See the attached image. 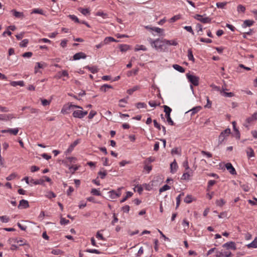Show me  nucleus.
Here are the masks:
<instances>
[{
    "mask_svg": "<svg viewBox=\"0 0 257 257\" xmlns=\"http://www.w3.org/2000/svg\"><path fill=\"white\" fill-rule=\"evenodd\" d=\"M190 177V175L189 174V172H186L184 173L182 176L181 179L182 180H189Z\"/></svg>",
    "mask_w": 257,
    "mask_h": 257,
    "instance_id": "43",
    "label": "nucleus"
},
{
    "mask_svg": "<svg viewBox=\"0 0 257 257\" xmlns=\"http://www.w3.org/2000/svg\"><path fill=\"white\" fill-rule=\"evenodd\" d=\"M133 195V193L132 192L127 191L126 196L120 200V203L124 202L128 198L132 197Z\"/></svg>",
    "mask_w": 257,
    "mask_h": 257,
    "instance_id": "34",
    "label": "nucleus"
},
{
    "mask_svg": "<svg viewBox=\"0 0 257 257\" xmlns=\"http://www.w3.org/2000/svg\"><path fill=\"white\" fill-rule=\"evenodd\" d=\"M222 247L226 248L227 249H233V250H235L236 249L235 243L233 241L227 242L224 243L222 245Z\"/></svg>",
    "mask_w": 257,
    "mask_h": 257,
    "instance_id": "9",
    "label": "nucleus"
},
{
    "mask_svg": "<svg viewBox=\"0 0 257 257\" xmlns=\"http://www.w3.org/2000/svg\"><path fill=\"white\" fill-rule=\"evenodd\" d=\"M167 42H166V46L167 45H173V46H176L178 45V43L176 42L175 41H170V40H167Z\"/></svg>",
    "mask_w": 257,
    "mask_h": 257,
    "instance_id": "55",
    "label": "nucleus"
},
{
    "mask_svg": "<svg viewBox=\"0 0 257 257\" xmlns=\"http://www.w3.org/2000/svg\"><path fill=\"white\" fill-rule=\"evenodd\" d=\"M178 165L175 160L170 164L171 172L174 173L177 170Z\"/></svg>",
    "mask_w": 257,
    "mask_h": 257,
    "instance_id": "16",
    "label": "nucleus"
},
{
    "mask_svg": "<svg viewBox=\"0 0 257 257\" xmlns=\"http://www.w3.org/2000/svg\"><path fill=\"white\" fill-rule=\"evenodd\" d=\"M30 182L34 185L43 184L44 181L43 179L35 180L33 179H31Z\"/></svg>",
    "mask_w": 257,
    "mask_h": 257,
    "instance_id": "29",
    "label": "nucleus"
},
{
    "mask_svg": "<svg viewBox=\"0 0 257 257\" xmlns=\"http://www.w3.org/2000/svg\"><path fill=\"white\" fill-rule=\"evenodd\" d=\"M69 17L72 20L74 21L75 23H80V21L79 20L78 18L75 15H69Z\"/></svg>",
    "mask_w": 257,
    "mask_h": 257,
    "instance_id": "52",
    "label": "nucleus"
},
{
    "mask_svg": "<svg viewBox=\"0 0 257 257\" xmlns=\"http://www.w3.org/2000/svg\"><path fill=\"white\" fill-rule=\"evenodd\" d=\"M248 248H256L257 247V236L254 239V240L249 244L247 245Z\"/></svg>",
    "mask_w": 257,
    "mask_h": 257,
    "instance_id": "28",
    "label": "nucleus"
},
{
    "mask_svg": "<svg viewBox=\"0 0 257 257\" xmlns=\"http://www.w3.org/2000/svg\"><path fill=\"white\" fill-rule=\"evenodd\" d=\"M17 243H19L20 246H22V245L27 244V241L26 240H25L24 239H18Z\"/></svg>",
    "mask_w": 257,
    "mask_h": 257,
    "instance_id": "53",
    "label": "nucleus"
},
{
    "mask_svg": "<svg viewBox=\"0 0 257 257\" xmlns=\"http://www.w3.org/2000/svg\"><path fill=\"white\" fill-rule=\"evenodd\" d=\"M71 108H78L82 109V107L76 105H73L71 104L69 105H65L61 110V113L63 114L68 113V110H69Z\"/></svg>",
    "mask_w": 257,
    "mask_h": 257,
    "instance_id": "7",
    "label": "nucleus"
},
{
    "mask_svg": "<svg viewBox=\"0 0 257 257\" xmlns=\"http://www.w3.org/2000/svg\"><path fill=\"white\" fill-rule=\"evenodd\" d=\"M246 153L248 158L254 157V151L251 147L247 148Z\"/></svg>",
    "mask_w": 257,
    "mask_h": 257,
    "instance_id": "19",
    "label": "nucleus"
},
{
    "mask_svg": "<svg viewBox=\"0 0 257 257\" xmlns=\"http://www.w3.org/2000/svg\"><path fill=\"white\" fill-rule=\"evenodd\" d=\"M123 189V187L118 188L117 190H112L108 192V197L110 199H116L120 196L121 189Z\"/></svg>",
    "mask_w": 257,
    "mask_h": 257,
    "instance_id": "3",
    "label": "nucleus"
},
{
    "mask_svg": "<svg viewBox=\"0 0 257 257\" xmlns=\"http://www.w3.org/2000/svg\"><path fill=\"white\" fill-rule=\"evenodd\" d=\"M29 43V40L28 39H24L20 43V46L21 47H27L28 44Z\"/></svg>",
    "mask_w": 257,
    "mask_h": 257,
    "instance_id": "38",
    "label": "nucleus"
},
{
    "mask_svg": "<svg viewBox=\"0 0 257 257\" xmlns=\"http://www.w3.org/2000/svg\"><path fill=\"white\" fill-rule=\"evenodd\" d=\"M31 14H41L42 15H44V12L42 9H35L32 10V11L31 12Z\"/></svg>",
    "mask_w": 257,
    "mask_h": 257,
    "instance_id": "32",
    "label": "nucleus"
},
{
    "mask_svg": "<svg viewBox=\"0 0 257 257\" xmlns=\"http://www.w3.org/2000/svg\"><path fill=\"white\" fill-rule=\"evenodd\" d=\"M112 86L108 84H104L100 87V90L106 92L108 88H112Z\"/></svg>",
    "mask_w": 257,
    "mask_h": 257,
    "instance_id": "36",
    "label": "nucleus"
},
{
    "mask_svg": "<svg viewBox=\"0 0 257 257\" xmlns=\"http://www.w3.org/2000/svg\"><path fill=\"white\" fill-rule=\"evenodd\" d=\"M136 106L138 108H146L147 107V105L144 102H138L136 104Z\"/></svg>",
    "mask_w": 257,
    "mask_h": 257,
    "instance_id": "49",
    "label": "nucleus"
},
{
    "mask_svg": "<svg viewBox=\"0 0 257 257\" xmlns=\"http://www.w3.org/2000/svg\"><path fill=\"white\" fill-rule=\"evenodd\" d=\"M51 253L55 255H60L62 254V251L59 249H55L52 250Z\"/></svg>",
    "mask_w": 257,
    "mask_h": 257,
    "instance_id": "51",
    "label": "nucleus"
},
{
    "mask_svg": "<svg viewBox=\"0 0 257 257\" xmlns=\"http://www.w3.org/2000/svg\"><path fill=\"white\" fill-rule=\"evenodd\" d=\"M199 40L201 42H204L206 43H211L212 42V40L210 39H205L203 38H200Z\"/></svg>",
    "mask_w": 257,
    "mask_h": 257,
    "instance_id": "62",
    "label": "nucleus"
},
{
    "mask_svg": "<svg viewBox=\"0 0 257 257\" xmlns=\"http://www.w3.org/2000/svg\"><path fill=\"white\" fill-rule=\"evenodd\" d=\"M91 193L92 195H95V196L101 195V193L100 192V191L95 188H93L91 190Z\"/></svg>",
    "mask_w": 257,
    "mask_h": 257,
    "instance_id": "45",
    "label": "nucleus"
},
{
    "mask_svg": "<svg viewBox=\"0 0 257 257\" xmlns=\"http://www.w3.org/2000/svg\"><path fill=\"white\" fill-rule=\"evenodd\" d=\"M10 85L14 87H16L17 85H20L21 86H24V82L23 81H12L10 82Z\"/></svg>",
    "mask_w": 257,
    "mask_h": 257,
    "instance_id": "22",
    "label": "nucleus"
},
{
    "mask_svg": "<svg viewBox=\"0 0 257 257\" xmlns=\"http://www.w3.org/2000/svg\"><path fill=\"white\" fill-rule=\"evenodd\" d=\"M256 120H257V112H254L251 116L247 118L246 120L248 123H251Z\"/></svg>",
    "mask_w": 257,
    "mask_h": 257,
    "instance_id": "21",
    "label": "nucleus"
},
{
    "mask_svg": "<svg viewBox=\"0 0 257 257\" xmlns=\"http://www.w3.org/2000/svg\"><path fill=\"white\" fill-rule=\"evenodd\" d=\"M215 203L217 206L221 207L225 204V201L224 199H220L219 200H217Z\"/></svg>",
    "mask_w": 257,
    "mask_h": 257,
    "instance_id": "39",
    "label": "nucleus"
},
{
    "mask_svg": "<svg viewBox=\"0 0 257 257\" xmlns=\"http://www.w3.org/2000/svg\"><path fill=\"white\" fill-rule=\"evenodd\" d=\"M182 195H184V193H181L176 198V209H177L178 207H179V205H180V201H181V197Z\"/></svg>",
    "mask_w": 257,
    "mask_h": 257,
    "instance_id": "40",
    "label": "nucleus"
},
{
    "mask_svg": "<svg viewBox=\"0 0 257 257\" xmlns=\"http://www.w3.org/2000/svg\"><path fill=\"white\" fill-rule=\"evenodd\" d=\"M69 170L72 172V173L74 174V172L78 169L79 167L77 166H72L69 167Z\"/></svg>",
    "mask_w": 257,
    "mask_h": 257,
    "instance_id": "63",
    "label": "nucleus"
},
{
    "mask_svg": "<svg viewBox=\"0 0 257 257\" xmlns=\"http://www.w3.org/2000/svg\"><path fill=\"white\" fill-rule=\"evenodd\" d=\"M63 76H66L69 77V74L66 70H63L62 72H58L57 74L55 76V78L57 79H60Z\"/></svg>",
    "mask_w": 257,
    "mask_h": 257,
    "instance_id": "15",
    "label": "nucleus"
},
{
    "mask_svg": "<svg viewBox=\"0 0 257 257\" xmlns=\"http://www.w3.org/2000/svg\"><path fill=\"white\" fill-rule=\"evenodd\" d=\"M188 58L189 60L194 62L195 59L193 55L192 51L191 49H189L188 50Z\"/></svg>",
    "mask_w": 257,
    "mask_h": 257,
    "instance_id": "31",
    "label": "nucleus"
},
{
    "mask_svg": "<svg viewBox=\"0 0 257 257\" xmlns=\"http://www.w3.org/2000/svg\"><path fill=\"white\" fill-rule=\"evenodd\" d=\"M196 27V29L198 30L197 33L199 34H200V32H202V31H203L202 26L200 24L198 23V24H197Z\"/></svg>",
    "mask_w": 257,
    "mask_h": 257,
    "instance_id": "60",
    "label": "nucleus"
},
{
    "mask_svg": "<svg viewBox=\"0 0 257 257\" xmlns=\"http://www.w3.org/2000/svg\"><path fill=\"white\" fill-rule=\"evenodd\" d=\"M104 43H105V44H107L111 42H118V41L114 39L113 37H107L104 39Z\"/></svg>",
    "mask_w": 257,
    "mask_h": 257,
    "instance_id": "30",
    "label": "nucleus"
},
{
    "mask_svg": "<svg viewBox=\"0 0 257 257\" xmlns=\"http://www.w3.org/2000/svg\"><path fill=\"white\" fill-rule=\"evenodd\" d=\"M155 158L153 157H150L148 158L144 162V164H148L149 163H151L155 161Z\"/></svg>",
    "mask_w": 257,
    "mask_h": 257,
    "instance_id": "44",
    "label": "nucleus"
},
{
    "mask_svg": "<svg viewBox=\"0 0 257 257\" xmlns=\"http://www.w3.org/2000/svg\"><path fill=\"white\" fill-rule=\"evenodd\" d=\"M232 256V254L231 251L229 250H217L216 251L215 257H231Z\"/></svg>",
    "mask_w": 257,
    "mask_h": 257,
    "instance_id": "5",
    "label": "nucleus"
},
{
    "mask_svg": "<svg viewBox=\"0 0 257 257\" xmlns=\"http://www.w3.org/2000/svg\"><path fill=\"white\" fill-rule=\"evenodd\" d=\"M0 219L3 222H8L10 219L7 216H2L0 217Z\"/></svg>",
    "mask_w": 257,
    "mask_h": 257,
    "instance_id": "61",
    "label": "nucleus"
},
{
    "mask_svg": "<svg viewBox=\"0 0 257 257\" xmlns=\"http://www.w3.org/2000/svg\"><path fill=\"white\" fill-rule=\"evenodd\" d=\"M19 209H26L29 207V202L27 200L22 199L20 201L18 206Z\"/></svg>",
    "mask_w": 257,
    "mask_h": 257,
    "instance_id": "10",
    "label": "nucleus"
},
{
    "mask_svg": "<svg viewBox=\"0 0 257 257\" xmlns=\"http://www.w3.org/2000/svg\"><path fill=\"white\" fill-rule=\"evenodd\" d=\"M19 131V130L18 128H9L8 130H2L1 132L2 133H4V134L9 133L10 134H11L12 135L16 136L18 134Z\"/></svg>",
    "mask_w": 257,
    "mask_h": 257,
    "instance_id": "12",
    "label": "nucleus"
},
{
    "mask_svg": "<svg viewBox=\"0 0 257 257\" xmlns=\"http://www.w3.org/2000/svg\"><path fill=\"white\" fill-rule=\"evenodd\" d=\"M225 167L229 172L232 175L236 174V172L230 163H227L225 164Z\"/></svg>",
    "mask_w": 257,
    "mask_h": 257,
    "instance_id": "13",
    "label": "nucleus"
},
{
    "mask_svg": "<svg viewBox=\"0 0 257 257\" xmlns=\"http://www.w3.org/2000/svg\"><path fill=\"white\" fill-rule=\"evenodd\" d=\"M216 183L215 180H209L208 182L207 190H209L211 187L213 186Z\"/></svg>",
    "mask_w": 257,
    "mask_h": 257,
    "instance_id": "58",
    "label": "nucleus"
},
{
    "mask_svg": "<svg viewBox=\"0 0 257 257\" xmlns=\"http://www.w3.org/2000/svg\"><path fill=\"white\" fill-rule=\"evenodd\" d=\"M173 67L176 70H177L180 72L183 73L185 72V69L183 67H182L178 64H174L173 65Z\"/></svg>",
    "mask_w": 257,
    "mask_h": 257,
    "instance_id": "24",
    "label": "nucleus"
},
{
    "mask_svg": "<svg viewBox=\"0 0 257 257\" xmlns=\"http://www.w3.org/2000/svg\"><path fill=\"white\" fill-rule=\"evenodd\" d=\"M166 42H167L166 39H156L155 44L153 48L159 51H165L167 48Z\"/></svg>",
    "mask_w": 257,
    "mask_h": 257,
    "instance_id": "1",
    "label": "nucleus"
},
{
    "mask_svg": "<svg viewBox=\"0 0 257 257\" xmlns=\"http://www.w3.org/2000/svg\"><path fill=\"white\" fill-rule=\"evenodd\" d=\"M222 95L225 97H231L234 96V94L232 92H221Z\"/></svg>",
    "mask_w": 257,
    "mask_h": 257,
    "instance_id": "46",
    "label": "nucleus"
},
{
    "mask_svg": "<svg viewBox=\"0 0 257 257\" xmlns=\"http://www.w3.org/2000/svg\"><path fill=\"white\" fill-rule=\"evenodd\" d=\"M11 13L13 14V15L17 18L23 19L25 17L24 13L23 12H19L17 11L16 10H12L11 11Z\"/></svg>",
    "mask_w": 257,
    "mask_h": 257,
    "instance_id": "14",
    "label": "nucleus"
},
{
    "mask_svg": "<svg viewBox=\"0 0 257 257\" xmlns=\"http://www.w3.org/2000/svg\"><path fill=\"white\" fill-rule=\"evenodd\" d=\"M98 174L100 176L101 179H103L106 176L107 172L106 170H104L103 172L100 171L98 173Z\"/></svg>",
    "mask_w": 257,
    "mask_h": 257,
    "instance_id": "48",
    "label": "nucleus"
},
{
    "mask_svg": "<svg viewBox=\"0 0 257 257\" xmlns=\"http://www.w3.org/2000/svg\"><path fill=\"white\" fill-rule=\"evenodd\" d=\"M88 112L87 111H83L80 110H75L73 113V117L75 118H82L84 117L86 114H87Z\"/></svg>",
    "mask_w": 257,
    "mask_h": 257,
    "instance_id": "8",
    "label": "nucleus"
},
{
    "mask_svg": "<svg viewBox=\"0 0 257 257\" xmlns=\"http://www.w3.org/2000/svg\"><path fill=\"white\" fill-rule=\"evenodd\" d=\"M86 58V55L82 52H78L74 54L73 56V59L74 60H78L80 59H85Z\"/></svg>",
    "mask_w": 257,
    "mask_h": 257,
    "instance_id": "11",
    "label": "nucleus"
},
{
    "mask_svg": "<svg viewBox=\"0 0 257 257\" xmlns=\"http://www.w3.org/2000/svg\"><path fill=\"white\" fill-rule=\"evenodd\" d=\"M80 140L77 139L75 140L68 148L67 152H71L74 149V147L80 143Z\"/></svg>",
    "mask_w": 257,
    "mask_h": 257,
    "instance_id": "17",
    "label": "nucleus"
},
{
    "mask_svg": "<svg viewBox=\"0 0 257 257\" xmlns=\"http://www.w3.org/2000/svg\"><path fill=\"white\" fill-rule=\"evenodd\" d=\"M170 189V187L168 185H165L162 187L160 188L159 189L160 193H162L164 191H165L167 190H169Z\"/></svg>",
    "mask_w": 257,
    "mask_h": 257,
    "instance_id": "47",
    "label": "nucleus"
},
{
    "mask_svg": "<svg viewBox=\"0 0 257 257\" xmlns=\"http://www.w3.org/2000/svg\"><path fill=\"white\" fill-rule=\"evenodd\" d=\"M78 10L83 15L86 16L90 13V11L88 9H84L82 8H79Z\"/></svg>",
    "mask_w": 257,
    "mask_h": 257,
    "instance_id": "27",
    "label": "nucleus"
},
{
    "mask_svg": "<svg viewBox=\"0 0 257 257\" xmlns=\"http://www.w3.org/2000/svg\"><path fill=\"white\" fill-rule=\"evenodd\" d=\"M85 68L86 69H88L89 71H90L91 73L94 74L97 73L98 71V69L96 66H86L85 67Z\"/></svg>",
    "mask_w": 257,
    "mask_h": 257,
    "instance_id": "20",
    "label": "nucleus"
},
{
    "mask_svg": "<svg viewBox=\"0 0 257 257\" xmlns=\"http://www.w3.org/2000/svg\"><path fill=\"white\" fill-rule=\"evenodd\" d=\"M230 134V130L229 128L225 129L224 131L222 132L218 138V141L219 143H222L224 140L226 139V137H227Z\"/></svg>",
    "mask_w": 257,
    "mask_h": 257,
    "instance_id": "6",
    "label": "nucleus"
},
{
    "mask_svg": "<svg viewBox=\"0 0 257 257\" xmlns=\"http://www.w3.org/2000/svg\"><path fill=\"white\" fill-rule=\"evenodd\" d=\"M60 224L61 225H66V224H68L70 221L69 220H67V219H66L65 218H62L61 217V219H60Z\"/></svg>",
    "mask_w": 257,
    "mask_h": 257,
    "instance_id": "57",
    "label": "nucleus"
},
{
    "mask_svg": "<svg viewBox=\"0 0 257 257\" xmlns=\"http://www.w3.org/2000/svg\"><path fill=\"white\" fill-rule=\"evenodd\" d=\"M201 109V106H196L194 107L191 109H190L188 112L191 111V115H194L195 113H197L198 111H199Z\"/></svg>",
    "mask_w": 257,
    "mask_h": 257,
    "instance_id": "26",
    "label": "nucleus"
},
{
    "mask_svg": "<svg viewBox=\"0 0 257 257\" xmlns=\"http://www.w3.org/2000/svg\"><path fill=\"white\" fill-rule=\"evenodd\" d=\"M186 77L188 81L194 86H198L199 85V78L198 76L187 73Z\"/></svg>",
    "mask_w": 257,
    "mask_h": 257,
    "instance_id": "4",
    "label": "nucleus"
},
{
    "mask_svg": "<svg viewBox=\"0 0 257 257\" xmlns=\"http://www.w3.org/2000/svg\"><path fill=\"white\" fill-rule=\"evenodd\" d=\"M180 19V16L179 15H176V16L173 17L172 18H171L170 19L169 22L170 23H173V22L178 20Z\"/></svg>",
    "mask_w": 257,
    "mask_h": 257,
    "instance_id": "56",
    "label": "nucleus"
},
{
    "mask_svg": "<svg viewBox=\"0 0 257 257\" xmlns=\"http://www.w3.org/2000/svg\"><path fill=\"white\" fill-rule=\"evenodd\" d=\"M164 111L165 112V115L171 114L172 109L167 105H163Z\"/></svg>",
    "mask_w": 257,
    "mask_h": 257,
    "instance_id": "33",
    "label": "nucleus"
},
{
    "mask_svg": "<svg viewBox=\"0 0 257 257\" xmlns=\"http://www.w3.org/2000/svg\"><path fill=\"white\" fill-rule=\"evenodd\" d=\"M245 11V8L241 5H239L237 6V11L238 12H242V13H244Z\"/></svg>",
    "mask_w": 257,
    "mask_h": 257,
    "instance_id": "59",
    "label": "nucleus"
},
{
    "mask_svg": "<svg viewBox=\"0 0 257 257\" xmlns=\"http://www.w3.org/2000/svg\"><path fill=\"white\" fill-rule=\"evenodd\" d=\"M119 48L121 52H125L129 49L130 46L127 45L121 44L119 45Z\"/></svg>",
    "mask_w": 257,
    "mask_h": 257,
    "instance_id": "35",
    "label": "nucleus"
},
{
    "mask_svg": "<svg viewBox=\"0 0 257 257\" xmlns=\"http://www.w3.org/2000/svg\"><path fill=\"white\" fill-rule=\"evenodd\" d=\"M165 116H166V117L167 119V121L168 122V123L171 125H174V123L171 117L170 114H168V115H167V114L165 115Z\"/></svg>",
    "mask_w": 257,
    "mask_h": 257,
    "instance_id": "41",
    "label": "nucleus"
},
{
    "mask_svg": "<svg viewBox=\"0 0 257 257\" xmlns=\"http://www.w3.org/2000/svg\"><path fill=\"white\" fill-rule=\"evenodd\" d=\"M95 16L101 17L103 19H105L108 17V15L106 13L100 11L96 12Z\"/></svg>",
    "mask_w": 257,
    "mask_h": 257,
    "instance_id": "37",
    "label": "nucleus"
},
{
    "mask_svg": "<svg viewBox=\"0 0 257 257\" xmlns=\"http://www.w3.org/2000/svg\"><path fill=\"white\" fill-rule=\"evenodd\" d=\"M206 15L204 14L203 15H200L199 14H196L193 16L194 18L196 20L200 21L203 24H209L211 22V18L206 17Z\"/></svg>",
    "mask_w": 257,
    "mask_h": 257,
    "instance_id": "2",
    "label": "nucleus"
},
{
    "mask_svg": "<svg viewBox=\"0 0 257 257\" xmlns=\"http://www.w3.org/2000/svg\"><path fill=\"white\" fill-rule=\"evenodd\" d=\"M140 88V87L138 85H136L133 87L132 88L129 89L127 90V93L131 95L133 94V93L138 90H139Z\"/></svg>",
    "mask_w": 257,
    "mask_h": 257,
    "instance_id": "25",
    "label": "nucleus"
},
{
    "mask_svg": "<svg viewBox=\"0 0 257 257\" xmlns=\"http://www.w3.org/2000/svg\"><path fill=\"white\" fill-rule=\"evenodd\" d=\"M171 154L172 155L176 154V155H180L181 150H179L178 148H174L171 150Z\"/></svg>",
    "mask_w": 257,
    "mask_h": 257,
    "instance_id": "50",
    "label": "nucleus"
},
{
    "mask_svg": "<svg viewBox=\"0 0 257 257\" xmlns=\"http://www.w3.org/2000/svg\"><path fill=\"white\" fill-rule=\"evenodd\" d=\"M140 50H143L146 51L147 50L146 47L143 45H137L135 48V51H139Z\"/></svg>",
    "mask_w": 257,
    "mask_h": 257,
    "instance_id": "23",
    "label": "nucleus"
},
{
    "mask_svg": "<svg viewBox=\"0 0 257 257\" xmlns=\"http://www.w3.org/2000/svg\"><path fill=\"white\" fill-rule=\"evenodd\" d=\"M86 252L96 254H100L101 253L100 251L96 249H87Z\"/></svg>",
    "mask_w": 257,
    "mask_h": 257,
    "instance_id": "54",
    "label": "nucleus"
},
{
    "mask_svg": "<svg viewBox=\"0 0 257 257\" xmlns=\"http://www.w3.org/2000/svg\"><path fill=\"white\" fill-rule=\"evenodd\" d=\"M96 114V112L94 110H91L88 115V118L89 119H92L95 115Z\"/></svg>",
    "mask_w": 257,
    "mask_h": 257,
    "instance_id": "64",
    "label": "nucleus"
},
{
    "mask_svg": "<svg viewBox=\"0 0 257 257\" xmlns=\"http://www.w3.org/2000/svg\"><path fill=\"white\" fill-rule=\"evenodd\" d=\"M254 23V22L252 20H246L242 24V27L244 28L247 27H250L253 25Z\"/></svg>",
    "mask_w": 257,
    "mask_h": 257,
    "instance_id": "18",
    "label": "nucleus"
},
{
    "mask_svg": "<svg viewBox=\"0 0 257 257\" xmlns=\"http://www.w3.org/2000/svg\"><path fill=\"white\" fill-rule=\"evenodd\" d=\"M56 194L52 191H49L47 193V194L46 195V197L48 198L51 199L52 198L56 197Z\"/></svg>",
    "mask_w": 257,
    "mask_h": 257,
    "instance_id": "42",
    "label": "nucleus"
}]
</instances>
